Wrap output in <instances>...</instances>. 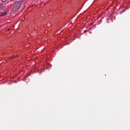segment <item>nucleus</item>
<instances>
[{
    "label": "nucleus",
    "mask_w": 130,
    "mask_h": 130,
    "mask_svg": "<svg viewBox=\"0 0 130 130\" xmlns=\"http://www.w3.org/2000/svg\"><path fill=\"white\" fill-rule=\"evenodd\" d=\"M21 5H22V2L21 1L17 2L15 6L13 8V12L14 13H16V12H18V11L20 10V8H21Z\"/></svg>",
    "instance_id": "1"
},
{
    "label": "nucleus",
    "mask_w": 130,
    "mask_h": 130,
    "mask_svg": "<svg viewBox=\"0 0 130 130\" xmlns=\"http://www.w3.org/2000/svg\"><path fill=\"white\" fill-rule=\"evenodd\" d=\"M7 15V12L1 13L0 14V17H4V16H6Z\"/></svg>",
    "instance_id": "2"
},
{
    "label": "nucleus",
    "mask_w": 130,
    "mask_h": 130,
    "mask_svg": "<svg viewBox=\"0 0 130 130\" xmlns=\"http://www.w3.org/2000/svg\"><path fill=\"white\" fill-rule=\"evenodd\" d=\"M2 3H3L4 4L5 3H7V2H8V0H1Z\"/></svg>",
    "instance_id": "3"
},
{
    "label": "nucleus",
    "mask_w": 130,
    "mask_h": 130,
    "mask_svg": "<svg viewBox=\"0 0 130 130\" xmlns=\"http://www.w3.org/2000/svg\"><path fill=\"white\" fill-rule=\"evenodd\" d=\"M2 8H3V9H8V6H3V7H2Z\"/></svg>",
    "instance_id": "4"
},
{
    "label": "nucleus",
    "mask_w": 130,
    "mask_h": 130,
    "mask_svg": "<svg viewBox=\"0 0 130 130\" xmlns=\"http://www.w3.org/2000/svg\"><path fill=\"white\" fill-rule=\"evenodd\" d=\"M12 58H15V56L10 57L9 59H12Z\"/></svg>",
    "instance_id": "5"
},
{
    "label": "nucleus",
    "mask_w": 130,
    "mask_h": 130,
    "mask_svg": "<svg viewBox=\"0 0 130 130\" xmlns=\"http://www.w3.org/2000/svg\"><path fill=\"white\" fill-rule=\"evenodd\" d=\"M10 30H11V29L9 28V29H8V30L10 31Z\"/></svg>",
    "instance_id": "6"
}]
</instances>
